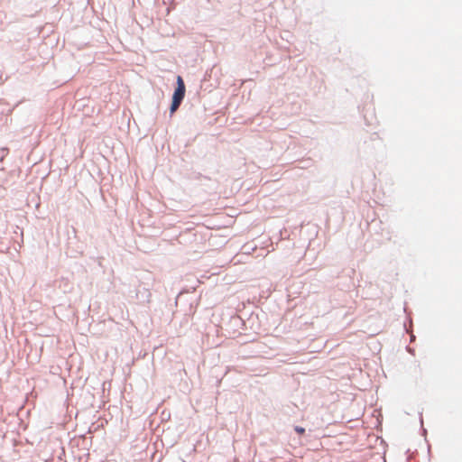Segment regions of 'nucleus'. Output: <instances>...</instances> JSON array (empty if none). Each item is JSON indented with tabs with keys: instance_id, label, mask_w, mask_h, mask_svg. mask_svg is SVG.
I'll use <instances>...</instances> for the list:
<instances>
[{
	"instance_id": "2",
	"label": "nucleus",
	"mask_w": 462,
	"mask_h": 462,
	"mask_svg": "<svg viewBox=\"0 0 462 462\" xmlns=\"http://www.w3.org/2000/svg\"><path fill=\"white\" fill-rule=\"evenodd\" d=\"M229 323L232 326V328H234L236 329H237V328H242L244 330L246 329V322L238 315L232 316L230 318Z\"/></svg>"
},
{
	"instance_id": "6",
	"label": "nucleus",
	"mask_w": 462,
	"mask_h": 462,
	"mask_svg": "<svg viewBox=\"0 0 462 462\" xmlns=\"http://www.w3.org/2000/svg\"><path fill=\"white\" fill-rule=\"evenodd\" d=\"M420 424L422 425L423 424V419H422V413L421 412L420 413Z\"/></svg>"
},
{
	"instance_id": "5",
	"label": "nucleus",
	"mask_w": 462,
	"mask_h": 462,
	"mask_svg": "<svg viewBox=\"0 0 462 462\" xmlns=\"http://www.w3.org/2000/svg\"><path fill=\"white\" fill-rule=\"evenodd\" d=\"M294 431L299 435V436H302L305 434L306 432V430L305 428L301 427V426H294Z\"/></svg>"
},
{
	"instance_id": "3",
	"label": "nucleus",
	"mask_w": 462,
	"mask_h": 462,
	"mask_svg": "<svg viewBox=\"0 0 462 462\" xmlns=\"http://www.w3.org/2000/svg\"><path fill=\"white\" fill-rule=\"evenodd\" d=\"M187 178L189 180H200V181H202L203 180H211L210 177L203 175L202 173L197 172V171H191V172L188 173Z\"/></svg>"
},
{
	"instance_id": "1",
	"label": "nucleus",
	"mask_w": 462,
	"mask_h": 462,
	"mask_svg": "<svg viewBox=\"0 0 462 462\" xmlns=\"http://www.w3.org/2000/svg\"><path fill=\"white\" fill-rule=\"evenodd\" d=\"M186 94V86L184 79L181 76L178 75L176 78V86L174 88V91L171 98L180 100L183 102Z\"/></svg>"
},
{
	"instance_id": "4",
	"label": "nucleus",
	"mask_w": 462,
	"mask_h": 462,
	"mask_svg": "<svg viewBox=\"0 0 462 462\" xmlns=\"http://www.w3.org/2000/svg\"><path fill=\"white\" fill-rule=\"evenodd\" d=\"M181 101L180 100H177V99H173L171 98V106H170V108H169V111H170V116L171 117L175 112L179 109L180 106L181 105Z\"/></svg>"
}]
</instances>
